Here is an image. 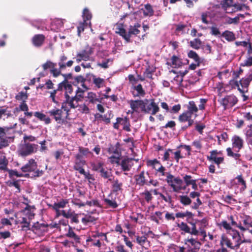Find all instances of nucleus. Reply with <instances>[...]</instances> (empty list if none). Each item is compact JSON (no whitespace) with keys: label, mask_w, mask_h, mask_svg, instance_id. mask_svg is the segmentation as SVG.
<instances>
[{"label":"nucleus","mask_w":252,"mask_h":252,"mask_svg":"<svg viewBox=\"0 0 252 252\" xmlns=\"http://www.w3.org/2000/svg\"><path fill=\"white\" fill-rule=\"evenodd\" d=\"M218 226L220 228H223L225 230L226 234H222L220 241V246H226L232 250L238 249L240 245L243 242L251 243V240L242 241L239 232L230 227V225L225 220H222L218 223Z\"/></svg>","instance_id":"obj_1"},{"label":"nucleus","mask_w":252,"mask_h":252,"mask_svg":"<svg viewBox=\"0 0 252 252\" xmlns=\"http://www.w3.org/2000/svg\"><path fill=\"white\" fill-rule=\"evenodd\" d=\"M24 210L15 214L17 224H21L23 230L29 229L30 220L34 217L35 208L26 205Z\"/></svg>","instance_id":"obj_2"},{"label":"nucleus","mask_w":252,"mask_h":252,"mask_svg":"<svg viewBox=\"0 0 252 252\" xmlns=\"http://www.w3.org/2000/svg\"><path fill=\"white\" fill-rule=\"evenodd\" d=\"M69 107L66 103H63L61 108H54L49 110L47 113L59 124H63L66 122L69 116Z\"/></svg>","instance_id":"obj_3"},{"label":"nucleus","mask_w":252,"mask_h":252,"mask_svg":"<svg viewBox=\"0 0 252 252\" xmlns=\"http://www.w3.org/2000/svg\"><path fill=\"white\" fill-rule=\"evenodd\" d=\"M166 181L173 192L180 193L182 190H186V186H183V181L179 177H176L168 173L166 175Z\"/></svg>","instance_id":"obj_4"},{"label":"nucleus","mask_w":252,"mask_h":252,"mask_svg":"<svg viewBox=\"0 0 252 252\" xmlns=\"http://www.w3.org/2000/svg\"><path fill=\"white\" fill-rule=\"evenodd\" d=\"M37 148V145L24 141L19 145L18 153L22 157H26L36 152Z\"/></svg>","instance_id":"obj_5"},{"label":"nucleus","mask_w":252,"mask_h":252,"mask_svg":"<svg viewBox=\"0 0 252 252\" xmlns=\"http://www.w3.org/2000/svg\"><path fill=\"white\" fill-rule=\"evenodd\" d=\"M37 163L34 159H30L28 163L21 167V170L23 172H32V175L34 177H39L43 174V171L37 169Z\"/></svg>","instance_id":"obj_6"},{"label":"nucleus","mask_w":252,"mask_h":252,"mask_svg":"<svg viewBox=\"0 0 252 252\" xmlns=\"http://www.w3.org/2000/svg\"><path fill=\"white\" fill-rule=\"evenodd\" d=\"M11 128L8 127H0V149L8 145V140L11 138Z\"/></svg>","instance_id":"obj_7"},{"label":"nucleus","mask_w":252,"mask_h":252,"mask_svg":"<svg viewBox=\"0 0 252 252\" xmlns=\"http://www.w3.org/2000/svg\"><path fill=\"white\" fill-rule=\"evenodd\" d=\"M231 187L236 192H243L246 189V183L241 175L237 176L232 182Z\"/></svg>","instance_id":"obj_8"},{"label":"nucleus","mask_w":252,"mask_h":252,"mask_svg":"<svg viewBox=\"0 0 252 252\" xmlns=\"http://www.w3.org/2000/svg\"><path fill=\"white\" fill-rule=\"evenodd\" d=\"M130 107L132 110L131 114L136 113L139 114L141 112H144L145 101L142 100H132L129 101Z\"/></svg>","instance_id":"obj_9"},{"label":"nucleus","mask_w":252,"mask_h":252,"mask_svg":"<svg viewBox=\"0 0 252 252\" xmlns=\"http://www.w3.org/2000/svg\"><path fill=\"white\" fill-rule=\"evenodd\" d=\"M185 244L187 246V252H197L201 246V243L193 238L185 239Z\"/></svg>","instance_id":"obj_10"},{"label":"nucleus","mask_w":252,"mask_h":252,"mask_svg":"<svg viewBox=\"0 0 252 252\" xmlns=\"http://www.w3.org/2000/svg\"><path fill=\"white\" fill-rule=\"evenodd\" d=\"M145 101L148 102L149 101L147 99L145 100L144 113L154 115L159 111V108L154 99L150 100L149 103H146Z\"/></svg>","instance_id":"obj_11"},{"label":"nucleus","mask_w":252,"mask_h":252,"mask_svg":"<svg viewBox=\"0 0 252 252\" xmlns=\"http://www.w3.org/2000/svg\"><path fill=\"white\" fill-rule=\"evenodd\" d=\"M238 102V99L233 94H230L226 96L222 99L221 101V105L223 106L224 109L231 108L234 106Z\"/></svg>","instance_id":"obj_12"},{"label":"nucleus","mask_w":252,"mask_h":252,"mask_svg":"<svg viewBox=\"0 0 252 252\" xmlns=\"http://www.w3.org/2000/svg\"><path fill=\"white\" fill-rule=\"evenodd\" d=\"M242 223L240 221L237 227L242 231L249 230L252 233V220L251 218L248 216H245L242 220Z\"/></svg>","instance_id":"obj_13"},{"label":"nucleus","mask_w":252,"mask_h":252,"mask_svg":"<svg viewBox=\"0 0 252 252\" xmlns=\"http://www.w3.org/2000/svg\"><path fill=\"white\" fill-rule=\"evenodd\" d=\"M92 51L91 49L88 50H84L78 52L75 58L77 63H79L82 61H93V59L91 57L92 55Z\"/></svg>","instance_id":"obj_14"},{"label":"nucleus","mask_w":252,"mask_h":252,"mask_svg":"<svg viewBox=\"0 0 252 252\" xmlns=\"http://www.w3.org/2000/svg\"><path fill=\"white\" fill-rule=\"evenodd\" d=\"M120 125L123 126L124 130L127 131H130L129 121L127 118H117L116 122L113 125V127L114 128L118 129Z\"/></svg>","instance_id":"obj_15"},{"label":"nucleus","mask_w":252,"mask_h":252,"mask_svg":"<svg viewBox=\"0 0 252 252\" xmlns=\"http://www.w3.org/2000/svg\"><path fill=\"white\" fill-rule=\"evenodd\" d=\"M232 148L236 152H239L244 146V141L240 136L234 135L231 139Z\"/></svg>","instance_id":"obj_16"},{"label":"nucleus","mask_w":252,"mask_h":252,"mask_svg":"<svg viewBox=\"0 0 252 252\" xmlns=\"http://www.w3.org/2000/svg\"><path fill=\"white\" fill-rule=\"evenodd\" d=\"M58 90H64L65 91V96L66 99L68 97H70L69 94H71L72 92V86L65 80L59 84Z\"/></svg>","instance_id":"obj_17"},{"label":"nucleus","mask_w":252,"mask_h":252,"mask_svg":"<svg viewBox=\"0 0 252 252\" xmlns=\"http://www.w3.org/2000/svg\"><path fill=\"white\" fill-rule=\"evenodd\" d=\"M250 82L245 77L241 79L239 82H235L238 90L242 94H244L248 92V88L250 84Z\"/></svg>","instance_id":"obj_18"},{"label":"nucleus","mask_w":252,"mask_h":252,"mask_svg":"<svg viewBox=\"0 0 252 252\" xmlns=\"http://www.w3.org/2000/svg\"><path fill=\"white\" fill-rule=\"evenodd\" d=\"M145 174L148 175V173H145L144 171L140 172V174L134 176V179L137 185L143 186L145 185H148L147 181L146 179Z\"/></svg>","instance_id":"obj_19"},{"label":"nucleus","mask_w":252,"mask_h":252,"mask_svg":"<svg viewBox=\"0 0 252 252\" xmlns=\"http://www.w3.org/2000/svg\"><path fill=\"white\" fill-rule=\"evenodd\" d=\"M67 59V57L64 55L60 57L58 65L61 69H65L66 67H70L72 65L73 62L72 60H69L66 62Z\"/></svg>","instance_id":"obj_20"},{"label":"nucleus","mask_w":252,"mask_h":252,"mask_svg":"<svg viewBox=\"0 0 252 252\" xmlns=\"http://www.w3.org/2000/svg\"><path fill=\"white\" fill-rule=\"evenodd\" d=\"M95 117V119L101 120L106 124H109L110 122L111 119L113 117V114L111 111H109L104 115L96 114Z\"/></svg>","instance_id":"obj_21"},{"label":"nucleus","mask_w":252,"mask_h":252,"mask_svg":"<svg viewBox=\"0 0 252 252\" xmlns=\"http://www.w3.org/2000/svg\"><path fill=\"white\" fill-rule=\"evenodd\" d=\"M189 29L186 25L178 24L176 26L175 33L177 35H181L188 32Z\"/></svg>","instance_id":"obj_22"},{"label":"nucleus","mask_w":252,"mask_h":252,"mask_svg":"<svg viewBox=\"0 0 252 252\" xmlns=\"http://www.w3.org/2000/svg\"><path fill=\"white\" fill-rule=\"evenodd\" d=\"M116 33L122 36L126 41L129 42V34L126 32L123 25H119L116 29Z\"/></svg>","instance_id":"obj_23"},{"label":"nucleus","mask_w":252,"mask_h":252,"mask_svg":"<svg viewBox=\"0 0 252 252\" xmlns=\"http://www.w3.org/2000/svg\"><path fill=\"white\" fill-rule=\"evenodd\" d=\"M8 163V161L5 153L2 151H0V170L3 171L7 170Z\"/></svg>","instance_id":"obj_24"},{"label":"nucleus","mask_w":252,"mask_h":252,"mask_svg":"<svg viewBox=\"0 0 252 252\" xmlns=\"http://www.w3.org/2000/svg\"><path fill=\"white\" fill-rule=\"evenodd\" d=\"M123 171H129L133 165L132 158H125L121 163Z\"/></svg>","instance_id":"obj_25"},{"label":"nucleus","mask_w":252,"mask_h":252,"mask_svg":"<svg viewBox=\"0 0 252 252\" xmlns=\"http://www.w3.org/2000/svg\"><path fill=\"white\" fill-rule=\"evenodd\" d=\"M80 101L79 100L77 99L74 96L71 97H68L65 100V101L63 103H66V106L68 107H69V108H75L76 107L78 108V106L80 105H78V101Z\"/></svg>","instance_id":"obj_26"},{"label":"nucleus","mask_w":252,"mask_h":252,"mask_svg":"<svg viewBox=\"0 0 252 252\" xmlns=\"http://www.w3.org/2000/svg\"><path fill=\"white\" fill-rule=\"evenodd\" d=\"M34 116L40 121H43L46 125L49 124L51 122L50 117L46 116V115L41 112H35L34 113Z\"/></svg>","instance_id":"obj_27"},{"label":"nucleus","mask_w":252,"mask_h":252,"mask_svg":"<svg viewBox=\"0 0 252 252\" xmlns=\"http://www.w3.org/2000/svg\"><path fill=\"white\" fill-rule=\"evenodd\" d=\"M63 20L60 19H55L51 23V29L55 31L60 30L63 26Z\"/></svg>","instance_id":"obj_28"},{"label":"nucleus","mask_w":252,"mask_h":252,"mask_svg":"<svg viewBox=\"0 0 252 252\" xmlns=\"http://www.w3.org/2000/svg\"><path fill=\"white\" fill-rule=\"evenodd\" d=\"M171 63L167 62V64L171 65L172 67L176 68L180 67L182 64V62L180 58L176 56H173L171 59Z\"/></svg>","instance_id":"obj_29"},{"label":"nucleus","mask_w":252,"mask_h":252,"mask_svg":"<svg viewBox=\"0 0 252 252\" xmlns=\"http://www.w3.org/2000/svg\"><path fill=\"white\" fill-rule=\"evenodd\" d=\"M136 242L140 246L147 248L149 246V242H148L147 238L145 236H136Z\"/></svg>","instance_id":"obj_30"},{"label":"nucleus","mask_w":252,"mask_h":252,"mask_svg":"<svg viewBox=\"0 0 252 252\" xmlns=\"http://www.w3.org/2000/svg\"><path fill=\"white\" fill-rule=\"evenodd\" d=\"M133 90V94L136 96H143L145 94V91L142 88L141 84H138L137 86H133L132 87Z\"/></svg>","instance_id":"obj_31"},{"label":"nucleus","mask_w":252,"mask_h":252,"mask_svg":"<svg viewBox=\"0 0 252 252\" xmlns=\"http://www.w3.org/2000/svg\"><path fill=\"white\" fill-rule=\"evenodd\" d=\"M197 223L200 226V234L204 237H205L206 236V234L205 231L204 230V228L208 224L207 219L204 218L201 220H198Z\"/></svg>","instance_id":"obj_32"},{"label":"nucleus","mask_w":252,"mask_h":252,"mask_svg":"<svg viewBox=\"0 0 252 252\" xmlns=\"http://www.w3.org/2000/svg\"><path fill=\"white\" fill-rule=\"evenodd\" d=\"M44 40V36L42 34H37L32 38V43L35 46H40Z\"/></svg>","instance_id":"obj_33"},{"label":"nucleus","mask_w":252,"mask_h":252,"mask_svg":"<svg viewBox=\"0 0 252 252\" xmlns=\"http://www.w3.org/2000/svg\"><path fill=\"white\" fill-rule=\"evenodd\" d=\"M89 27L91 29V31L93 32V30L91 28V23L90 21L88 22H83L79 23V26L77 27L78 29V35L79 36L80 35V33L84 31V29L86 28L87 27Z\"/></svg>","instance_id":"obj_34"},{"label":"nucleus","mask_w":252,"mask_h":252,"mask_svg":"<svg viewBox=\"0 0 252 252\" xmlns=\"http://www.w3.org/2000/svg\"><path fill=\"white\" fill-rule=\"evenodd\" d=\"M68 203V200L62 199L58 202L55 203L52 205V207L53 209L56 211V212H58V209H60V208H64Z\"/></svg>","instance_id":"obj_35"},{"label":"nucleus","mask_w":252,"mask_h":252,"mask_svg":"<svg viewBox=\"0 0 252 252\" xmlns=\"http://www.w3.org/2000/svg\"><path fill=\"white\" fill-rule=\"evenodd\" d=\"M188 111L194 114V118L197 116L196 113L198 111V108L197 107L195 102L193 101H190L187 107Z\"/></svg>","instance_id":"obj_36"},{"label":"nucleus","mask_w":252,"mask_h":252,"mask_svg":"<svg viewBox=\"0 0 252 252\" xmlns=\"http://www.w3.org/2000/svg\"><path fill=\"white\" fill-rule=\"evenodd\" d=\"M232 7H233L231 11L232 12L242 11L244 9L248 10L249 9V7L247 5L241 3H235L232 5Z\"/></svg>","instance_id":"obj_37"},{"label":"nucleus","mask_w":252,"mask_h":252,"mask_svg":"<svg viewBox=\"0 0 252 252\" xmlns=\"http://www.w3.org/2000/svg\"><path fill=\"white\" fill-rule=\"evenodd\" d=\"M222 36L228 41H233L235 39V36L233 32L226 31L221 34Z\"/></svg>","instance_id":"obj_38"},{"label":"nucleus","mask_w":252,"mask_h":252,"mask_svg":"<svg viewBox=\"0 0 252 252\" xmlns=\"http://www.w3.org/2000/svg\"><path fill=\"white\" fill-rule=\"evenodd\" d=\"M86 97L89 100V102L92 103H95L96 102H99V98L97 97L96 94L93 92L88 93Z\"/></svg>","instance_id":"obj_39"},{"label":"nucleus","mask_w":252,"mask_h":252,"mask_svg":"<svg viewBox=\"0 0 252 252\" xmlns=\"http://www.w3.org/2000/svg\"><path fill=\"white\" fill-rule=\"evenodd\" d=\"M143 10L144 15L146 16H151L154 14L152 6L149 4H146Z\"/></svg>","instance_id":"obj_40"},{"label":"nucleus","mask_w":252,"mask_h":252,"mask_svg":"<svg viewBox=\"0 0 252 252\" xmlns=\"http://www.w3.org/2000/svg\"><path fill=\"white\" fill-rule=\"evenodd\" d=\"M74 166H83L86 164V161L83 159L81 155H76Z\"/></svg>","instance_id":"obj_41"},{"label":"nucleus","mask_w":252,"mask_h":252,"mask_svg":"<svg viewBox=\"0 0 252 252\" xmlns=\"http://www.w3.org/2000/svg\"><path fill=\"white\" fill-rule=\"evenodd\" d=\"M140 27V25L138 24L135 25L134 26H130L128 32V34H129V38L132 34L136 35L139 33V30L138 28Z\"/></svg>","instance_id":"obj_42"},{"label":"nucleus","mask_w":252,"mask_h":252,"mask_svg":"<svg viewBox=\"0 0 252 252\" xmlns=\"http://www.w3.org/2000/svg\"><path fill=\"white\" fill-rule=\"evenodd\" d=\"M180 202L185 206L189 205L191 203V200L187 195H180Z\"/></svg>","instance_id":"obj_43"},{"label":"nucleus","mask_w":252,"mask_h":252,"mask_svg":"<svg viewBox=\"0 0 252 252\" xmlns=\"http://www.w3.org/2000/svg\"><path fill=\"white\" fill-rule=\"evenodd\" d=\"M230 75V73L229 69H225L223 71H220L218 73V77L220 80H223L228 78Z\"/></svg>","instance_id":"obj_44"},{"label":"nucleus","mask_w":252,"mask_h":252,"mask_svg":"<svg viewBox=\"0 0 252 252\" xmlns=\"http://www.w3.org/2000/svg\"><path fill=\"white\" fill-rule=\"evenodd\" d=\"M99 172L100 173V175L102 177L105 179H109V181H111L112 179L111 173L110 171L106 170L103 167L100 170Z\"/></svg>","instance_id":"obj_45"},{"label":"nucleus","mask_w":252,"mask_h":252,"mask_svg":"<svg viewBox=\"0 0 252 252\" xmlns=\"http://www.w3.org/2000/svg\"><path fill=\"white\" fill-rule=\"evenodd\" d=\"M93 83L98 88L102 87L104 85V79L94 76L93 78Z\"/></svg>","instance_id":"obj_46"},{"label":"nucleus","mask_w":252,"mask_h":252,"mask_svg":"<svg viewBox=\"0 0 252 252\" xmlns=\"http://www.w3.org/2000/svg\"><path fill=\"white\" fill-rule=\"evenodd\" d=\"M82 16L83 18V22H87L88 20H91L92 17L91 13L87 8L84 9Z\"/></svg>","instance_id":"obj_47"},{"label":"nucleus","mask_w":252,"mask_h":252,"mask_svg":"<svg viewBox=\"0 0 252 252\" xmlns=\"http://www.w3.org/2000/svg\"><path fill=\"white\" fill-rule=\"evenodd\" d=\"M147 164L148 166L152 167V168L155 170L159 165H160V163L157 159H154L153 160H148Z\"/></svg>","instance_id":"obj_48"},{"label":"nucleus","mask_w":252,"mask_h":252,"mask_svg":"<svg viewBox=\"0 0 252 252\" xmlns=\"http://www.w3.org/2000/svg\"><path fill=\"white\" fill-rule=\"evenodd\" d=\"M226 153H227V155L228 156V157H232L233 158H235V159H238L240 157L241 155L240 154H238V153H234L233 151H232V149L230 147H228L226 149Z\"/></svg>","instance_id":"obj_49"},{"label":"nucleus","mask_w":252,"mask_h":252,"mask_svg":"<svg viewBox=\"0 0 252 252\" xmlns=\"http://www.w3.org/2000/svg\"><path fill=\"white\" fill-rule=\"evenodd\" d=\"M232 3L233 0H223L222 5L225 8V10L227 13L232 12V11L230 10Z\"/></svg>","instance_id":"obj_50"},{"label":"nucleus","mask_w":252,"mask_h":252,"mask_svg":"<svg viewBox=\"0 0 252 252\" xmlns=\"http://www.w3.org/2000/svg\"><path fill=\"white\" fill-rule=\"evenodd\" d=\"M5 171L8 172L9 176L10 178H13L14 177H22L23 176L22 173H19L18 172V171L15 170H9L7 168V170H5Z\"/></svg>","instance_id":"obj_51"},{"label":"nucleus","mask_w":252,"mask_h":252,"mask_svg":"<svg viewBox=\"0 0 252 252\" xmlns=\"http://www.w3.org/2000/svg\"><path fill=\"white\" fill-rule=\"evenodd\" d=\"M210 34H211L212 35L217 37H220L221 35V32L220 31L219 28L216 26H212L210 28Z\"/></svg>","instance_id":"obj_52"},{"label":"nucleus","mask_w":252,"mask_h":252,"mask_svg":"<svg viewBox=\"0 0 252 252\" xmlns=\"http://www.w3.org/2000/svg\"><path fill=\"white\" fill-rule=\"evenodd\" d=\"M210 161H212L217 164L218 166L223 161L224 158L222 157H207Z\"/></svg>","instance_id":"obj_53"},{"label":"nucleus","mask_w":252,"mask_h":252,"mask_svg":"<svg viewBox=\"0 0 252 252\" xmlns=\"http://www.w3.org/2000/svg\"><path fill=\"white\" fill-rule=\"evenodd\" d=\"M91 166L93 170L99 172L103 167V163L101 162H92L91 163Z\"/></svg>","instance_id":"obj_54"},{"label":"nucleus","mask_w":252,"mask_h":252,"mask_svg":"<svg viewBox=\"0 0 252 252\" xmlns=\"http://www.w3.org/2000/svg\"><path fill=\"white\" fill-rule=\"evenodd\" d=\"M192 216V214L191 212L189 211H186L185 212H178L175 214V216L178 218H182L184 219L186 217H191Z\"/></svg>","instance_id":"obj_55"},{"label":"nucleus","mask_w":252,"mask_h":252,"mask_svg":"<svg viewBox=\"0 0 252 252\" xmlns=\"http://www.w3.org/2000/svg\"><path fill=\"white\" fill-rule=\"evenodd\" d=\"M178 226L182 231H184L185 233H189L190 228L185 222H182L179 223Z\"/></svg>","instance_id":"obj_56"},{"label":"nucleus","mask_w":252,"mask_h":252,"mask_svg":"<svg viewBox=\"0 0 252 252\" xmlns=\"http://www.w3.org/2000/svg\"><path fill=\"white\" fill-rule=\"evenodd\" d=\"M201 42L200 39L195 38L190 42V46L196 49H199L201 46Z\"/></svg>","instance_id":"obj_57"},{"label":"nucleus","mask_w":252,"mask_h":252,"mask_svg":"<svg viewBox=\"0 0 252 252\" xmlns=\"http://www.w3.org/2000/svg\"><path fill=\"white\" fill-rule=\"evenodd\" d=\"M155 170L156 171L157 174L159 176H166L167 175L165 172V171L166 170L165 168L161 165V164L157 168V169H155Z\"/></svg>","instance_id":"obj_58"},{"label":"nucleus","mask_w":252,"mask_h":252,"mask_svg":"<svg viewBox=\"0 0 252 252\" xmlns=\"http://www.w3.org/2000/svg\"><path fill=\"white\" fill-rule=\"evenodd\" d=\"M188 55L189 58H191V59H192L193 60H194V61L195 62V63H199V58L198 56L197 55V54L195 52H194L193 51H190L188 53Z\"/></svg>","instance_id":"obj_59"},{"label":"nucleus","mask_w":252,"mask_h":252,"mask_svg":"<svg viewBox=\"0 0 252 252\" xmlns=\"http://www.w3.org/2000/svg\"><path fill=\"white\" fill-rule=\"evenodd\" d=\"M63 70H64V69H61L60 67H59V68L54 67L51 69L50 72L54 77H57L61 74V71Z\"/></svg>","instance_id":"obj_60"},{"label":"nucleus","mask_w":252,"mask_h":252,"mask_svg":"<svg viewBox=\"0 0 252 252\" xmlns=\"http://www.w3.org/2000/svg\"><path fill=\"white\" fill-rule=\"evenodd\" d=\"M104 202L107 205L113 208H116L118 206L117 203L114 200L105 198Z\"/></svg>","instance_id":"obj_61"},{"label":"nucleus","mask_w":252,"mask_h":252,"mask_svg":"<svg viewBox=\"0 0 252 252\" xmlns=\"http://www.w3.org/2000/svg\"><path fill=\"white\" fill-rule=\"evenodd\" d=\"M122 184L119 182L117 179L114 180L113 184V189L114 191H118L121 189Z\"/></svg>","instance_id":"obj_62"},{"label":"nucleus","mask_w":252,"mask_h":252,"mask_svg":"<svg viewBox=\"0 0 252 252\" xmlns=\"http://www.w3.org/2000/svg\"><path fill=\"white\" fill-rule=\"evenodd\" d=\"M227 223L230 225V227H232L233 226H235L237 227L238 223L235 220L234 217L232 215L227 217Z\"/></svg>","instance_id":"obj_63"},{"label":"nucleus","mask_w":252,"mask_h":252,"mask_svg":"<svg viewBox=\"0 0 252 252\" xmlns=\"http://www.w3.org/2000/svg\"><path fill=\"white\" fill-rule=\"evenodd\" d=\"M183 180L186 184V185L184 186H186V189L187 188V187L189 186L194 180L191 179V176L188 175H186L184 176Z\"/></svg>","instance_id":"obj_64"}]
</instances>
